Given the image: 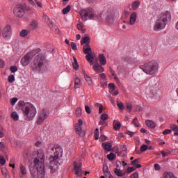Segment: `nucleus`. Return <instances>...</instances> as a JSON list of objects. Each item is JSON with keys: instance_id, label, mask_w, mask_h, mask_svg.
Here are the masks:
<instances>
[{"instance_id": "nucleus-61", "label": "nucleus", "mask_w": 178, "mask_h": 178, "mask_svg": "<svg viewBox=\"0 0 178 178\" xmlns=\"http://www.w3.org/2000/svg\"><path fill=\"white\" fill-rule=\"evenodd\" d=\"M155 170H159L161 169V165L159 164H154Z\"/></svg>"}, {"instance_id": "nucleus-51", "label": "nucleus", "mask_w": 178, "mask_h": 178, "mask_svg": "<svg viewBox=\"0 0 178 178\" xmlns=\"http://www.w3.org/2000/svg\"><path fill=\"white\" fill-rule=\"evenodd\" d=\"M85 111H86V113H88V115H90V113H91V108H90V106H85Z\"/></svg>"}, {"instance_id": "nucleus-39", "label": "nucleus", "mask_w": 178, "mask_h": 178, "mask_svg": "<svg viewBox=\"0 0 178 178\" xmlns=\"http://www.w3.org/2000/svg\"><path fill=\"white\" fill-rule=\"evenodd\" d=\"M127 109L129 113H131V111H133V105L130 103L127 104Z\"/></svg>"}, {"instance_id": "nucleus-54", "label": "nucleus", "mask_w": 178, "mask_h": 178, "mask_svg": "<svg viewBox=\"0 0 178 178\" xmlns=\"http://www.w3.org/2000/svg\"><path fill=\"white\" fill-rule=\"evenodd\" d=\"M5 67V61L2 60V58H0V69H2V67Z\"/></svg>"}, {"instance_id": "nucleus-20", "label": "nucleus", "mask_w": 178, "mask_h": 178, "mask_svg": "<svg viewBox=\"0 0 178 178\" xmlns=\"http://www.w3.org/2000/svg\"><path fill=\"white\" fill-rule=\"evenodd\" d=\"M136 20H137V13L135 12L132 13L130 16L129 24L133 26L136 23Z\"/></svg>"}, {"instance_id": "nucleus-48", "label": "nucleus", "mask_w": 178, "mask_h": 178, "mask_svg": "<svg viewBox=\"0 0 178 178\" xmlns=\"http://www.w3.org/2000/svg\"><path fill=\"white\" fill-rule=\"evenodd\" d=\"M2 175L5 176L6 177L8 176V170L6 168H2L1 169Z\"/></svg>"}, {"instance_id": "nucleus-31", "label": "nucleus", "mask_w": 178, "mask_h": 178, "mask_svg": "<svg viewBox=\"0 0 178 178\" xmlns=\"http://www.w3.org/2000/svg\"><path fill=\"white\" fill-rule=\"evenodd\" d=\"M83 74H84L85 79L86 80L89 86H91V84H92V80L91 79V77L88 76V74L86 73H84Z\"/></svg>"}, {"instance_id": "nucleus-36", "label": "nucleus", "mask_w": 178, "mask_h": 178, "mask_svg": "<svg viewBox=\"0 0 178 178\" xmlns=\"http://www.w3.org/2000/svg\"><path fill=\"white\" fill-rule=\"evenodd\" d=\"M121 126L122 124H120V122H117L115 124H114L113 129L115 130H120Z\"/></svg>"}, {"instance_id": "nucleus-64", "label": "nucleus", "mask_w": 178, "mask_h": 178, "mask_svg": "<svg viewBox=\"0 0 178 178\" xmlns=\"http://www.w3.org/2000/svg\"><path fill=\"white\" fill-rule=\"evenodd\" d=\"M121 149L123 152L127 151V147H126L125 145H123L121 146Z\"/></svg>"}, {"instance_id": "nucleus-57", "label": "nucleus", "mask_w": 178, "mask_h": 178, "mask_svg": "<svg viewBox=\"0 0 178 178\" xmlns=\"http://www.w3.org/2000/svg\"><path fill=\"white\" fill-rule=\"evenodd\" d=\"M130 178H138V172H136L133 173L131 176Z\"/></svg>"}, {"instance_id": "nucleus-21", "label": "nucleus", "mask_w": 178, "mask_h": 178, "mask_svg": "<svg viewBox=\"0 0 178 178\" xmlns=\"http://www.w3.org/2000/svg\"><path fill=\"white\" fill-rule=\"evenodd\" d=\"M99 60L102 66H105V65H106V58L105 57V55L99 54Z\"/></svg>"}, {"instance_id": "nucleus-50", "label": "nucleus", "mask_w": 178, "mask_h": 178, "mask_svg": "<svg viewBox=\"0 0 178 178\" xmlns=\"http://www.w3.org/2000/svg\"><path fill=\"white\" fill-rule=\"evenodd\" d=\"M101 119H102V120H104V122H105V120H106V119H108V114L103 113L101 116Z\"/></svg>"}, {"instance_id": "nucleus-45", "label": "nucleus", "mask_w": 178, "mask_h": 178, "mask_svg": "<svg viewBox=\"0 0 178 178\" xmlns=\"http://www.w3.org/2000/svg\"><path fill=\"white\" fill-rule=\"evenodd\" d=\"M170 129H172L173 131H178V126L176 124H170Z\"/></svg>"}, {"instance_id": "nucleus-59", "label": "nucleus", "mask_w": 178, "mask_h": 178, "mask_svg": "<svg viewBox=\"0 0 178 178\" xmlns=\"http://www.w3.org/2000/svg\"><path fill=\"white\" fill-rule=\"evenodd\" d=\"M43 19L45 20V22H47V23L51 21V19H49V17L47 15H44Z\"/></svg>"}, {"instance_id": "nucleus-19", "label": "nucleus", "mask_w": 178, "mask_h": 178, "mask_svg": "<svg viewBox=\"0 0 178 178\" xmlns=\"http://www.w3.org/2000/svg\"><path fill=\"white\" fill-rule=\"evenodd\" d=\"M145 124L146 126H147V127H149L150 129H155V127H156V123L150 120H146Z\"/></svg>"}, {"instance_id": "nucleus-12", "label": "nucleus", "mask_w": 178, "mask_h": 178, "mask_svg": "<svg viewBox=\"0 0 178 178\" xmlns=\"http://www.w3.org/2000/svg\"><path fill=\"white\" fill-rule=\"evenodd\" d=\"M33 58H34V52H30L28 54H26V56H24V58H22L21 60V63L22 65L24 66H27V65H29V63H30L31 59H33Z\"/></svg>"}, {"instance_id": "nucleus-42", "label": "nucleus", "mask_w": 178, "mask_h": 178, "mask_svg": "<svg viewBox=\"0 0 178 178\" xmlns=\"http://www.w3.org/2000/svg\"><path fill=\"white\" fill-rule=\"evenodd\" d=\"M117 106L119 108V109H120V111H123V109H124L123 103H122L120 102H117Z\"/></svg>"}, {"instance_id": "nucleus-62", "label": "nucleus", "mask_w": 178, "mask_h": 178, "mask_svg": "<svg viewBox=\"0 0 178 178\" xmlns=\"http://www.w3.org/2000/svg\"><path fill=\"white\" fill-rule=\"evenodd\" d=\"M77 29H78V30H83V24H81V23L78 24Z\"/></svg>"}, {"instance_id": "nucleus-7", "label": "nucleus", "mask_w": 178, "mask_h": 178, "mask_svg": "<svg viewBox=\"0 0 178 178\" xmlns=\"http://www.w3.org/2000/svg\"><path fill=\"white\" fill-rule=\"evenodd\" d=\"M80 15L83 22L87 21L88 17L90 19H95L97 18V13H95V11L92 8H88L86 10H81L80 11Z\"/></svg>"}, {"instance_id": "nucleus-5", "label": "nucleus", "mask_w": 178, "mask_h": 178, "mask_svg": "<svg viewBox=\"0 0 178 178\" xmlns=\"http://www.w3.org/2000/svg\"><path fill=\"white\" fill-rule=\"evenodd\" d=\"M45 67H47L45 56L40 54L35 55L31 63V69L35 72H41Z\"/></svg>"}, {"instance_id": "nucleus-4", "label": "nucleus", "mask_w": 178, "mask_h": 178, "mask_svg": "<svg viewBox=\"0 0 178 178\" xmlns=\"http://www.w3.org/2000/svg\"><path fill=\"white\" fill-rule=\"evenodd\" d=\"M21 111L26 120H33L35 118V115H37V108L31 103H23Z\"/></svg>"}, {"instance_id": "nucleus-35", "label": "nucleus", "mask_w": 178, "mask_h": 178, "mask_svg": "<svg viewBox=\"0 0 178 178\" xmlns=\"http://www.w3.org/2000/svg\"><path fill=\"white\" fill-rule=\"evenodd\" d=\"M11 118L13 119V120H19V115L16 112L12 113Z\"/></svg>"}, {"instance_id": "nucleus-25", "label": "nucleus", "mask_w": 178, "mask_h": 178, "mask_svg": "<svg viewBox=\"0 0 178 178\" xmlns=\"http://www.w3.org/2000/svg\"><path fill=\"white\" fill-rule=\"evenodd\" d=\"M110 72H111L112 76L114 77L115 81H116V83H118V84L120 83V80L119 79V78H118V76H116V74H115V71H113V70H112V68H110Z\"/></svg>"}, {"instance_id": "nucleus-1", "label": "nucleus", "mask_w": 178, "mask_h": 178, "mask_svg": "<svg viewBox=\"0 0 178 178\" xmlns=\"http://www.w3.org/2000/svg\"><path fill=\"white\" fill-rule=\"evenodd\" d=\"M45 154L42 150L38 151V156L29 165L30 173L33 178L45 177Z\"/></svg>"}, {"instance_id": "nucleus-47", "label": "nucleus", "mask_w": 178, "mask_h": 178, "mask_svg": "<svg viewBox=\"0 0 178 178\" xmlns=\"http://www.w3.org/2000/svg\"><path fill=\"white\" fill-rule=\"evenodd\" d=\"M11 73H16L17 72L18 69L16 67V66H11L10 68Z\"/></svg>"}, {"instance_id": "nucleus-10", "label": "nucleus", "mask_w": 178, "mask_h": 178, "mask_svg": "<svg viewBox=\"0 0 178 178\" xmlns=\"http://www.w3.org/2000/svg\"><path fill=\"white\" fill-rule=\"evenodd\" d=\"M72 172L74 173V175L79 176V177H80V176L83 175V173H84V171H83L81 170V162H79V163H77V161L74 162V170H73Z\"/></svg>"}, {"instance_id": "nucleus-28", "label": "nucleus", "mask_w": 178, "mask_h": 178, "mask_svg": "<svg viewBox=\"0 0 178 178\" xmlns=\"http://www.w3.org/2000/svg\"><path fill=\"white\" fill-rule=\"evenodd\" d=\"M103 147L106 151H111L112 148V144L111 143H103Z\"/></svg>"}, {"instance_id": "nucleus-17", "label": "nucleus", "mask_w": 178, "mask_h": 178, "mask_svg": "<svg viewBox=\"0 0 178 178\" xmlns=\"http://www.w3.org/2000/svg\"><path fill=\"white\" fill-rule=\"evenodd\" d=\"M93 70H95L96 73H102L104 69L99 65V63H96L93 65Z\"/></svg>"}, {"instance_id": "nucleus-56", "label": "nucleus", "mask_w": 178, "mask_h": 178, "mask_svg": "<svg viewBox=\"0 0 178 178\" xmlns=\"http://www.w3.org/2000/svg\"><path fill=\"white\" fill-rule=\"evenodd\" d=\"M172 133V129H165L163 131V134L165 136L166 134H170Z\"/></svg>"}, {"instance_id": "nucleus-27", "label": "nucleus", "mask_w": 178, "mask_h": 178, "mask_svg": "<svg viewBox=\"0 0 178 178\" xmlns=\"http://www.w3.org/2000/svg\"><path fill=\"white\" fill-rule=\"evenodd\" d=\"M74 61L72 62V66L74 70H79V63H77V58L76 57H73Z\"/></svg>"}, {"instance_id": "nucleus-49", "label": "nucleus", "mask_w": 178, "mask_h": 178, "mask_svg": "<svg viewBox=\"0 0 178 178\" xmlns=\"http://www.w3.org/2000/svg\"><path fill=\"white\" fill-rule=\"evenodd\" d=\"M71 45V48L72 49H73V51H76V49H77V44H76L74 42H71L70 44Z\"/></svg>"}, {"instance_id": "nucleus-52", "label": "nucleus", "mask_w": 178, "mask_h": 178, "mask_svg": "<svg viewBox=\"0 0 178 178\" xmlns=\"http://www.w3.org/2000/svg\"><path fill=\"white\" fill-rule=\"evenodd\" d=\"M14 80H15V75H10L8 76V81H9V83H13Z\"/></svg>"}, {"instance_id": "nucleus-34", "label": "nucleus", "mask_w": 178, "mask_h": 178, "mask_svg": "<svg viewBox=\"0 0 178 178\" xmlns=\"http://www.w3.org/2000/svg\"><path fill=\"white\" fill-rule=\"evenodd\" d=\"M107 158L109 161H113L116 158V154L113 153H110L107 155Z\"/></svg>"}, {"instance_id": "nucleus-13", "label": "nucleus", "mask_w": 178, "mask_h": 178, "mask_svg": "<svg viewBox=\"0 0 178 178\" xmlns=\"http://www.w3.org/2000/svg\"><path fill=\"white\" fill-rule=\"evenodd\" d=\"M105 22L108 24H113L115 22V11H108L106 14Z\"/></svg>"}, {"instance_id": "nucleus-29", "label": "nucleus", "mask_w": 178, "mask_h": 178, "mask_svg": "<svg viewBox=\"0 0 178 178\" xmlns=\"http://www.w3.org/2000/svg\"><path fill=\"white\" fill-rule=\"evenodd\" d=\"M81 45H85L88 44V45L90 44V38L88 36H86L83 38V40H81Z\"/></svg>"}, {"instance_id": "nucleus-43", "label": "nucleus", "mask_w": 178, "mask_h": 178, "mask_svg": "<svg viewBox=\"0 0 178 178\" xmlns=\"http://www.w3.org/2000/svg\"><path fill=\"white\" fill-rule=\"evenodd\" d=\"M81 108H76V115L77 116V118H80V116H81Z\"/></svg>"}, {"instance_id": "nucleus-46", "label": "nucleus", "mask_w": 178, "mask_h": 178, "mask_svg": "<svg viewBox=\"0 0 178 178\" xmlns=\"http://www.w3.org/2000/svg\"><path fill=\"white\" fill-rule=\"evenodd\" d=\"M135 111L136 112H142L143 107H141V106H139V105L135 106Z\"/></svg>"}, {"instance_id": "nucleus-26", "label": "nucleus", "mask_w": 178, "mask_h": 178, "mask_svg": "<svg viewBox=\"0 0 178 178\" xmlns=\"http://www.w3.org/2000/svg\"><path fill=\"white\" fill-rule=\"evenodd\" d=\"M114 173L116 175V176H118V177H123V176L126 175V173H123L122 171H120L117 168L115 169Z\"/></svg>"}, {"instance_id": "nucleus-32", "label": "nucleus", "mask_w": 178, "mask_h": 178, "mask_svg": "<svg viewBox=\"0 0 178 178\" xmlns=\"http://www.w3.org/2000/svg\"><path fill=\"white\" fill-rule=\"evenodd\" d=\"M108 87L110 88L111 94H113V91L115 90V88H116V86H115V83H109Z\"/></svg>"}, {"instance_id": "nucleus-41", "label": "nucleus", "mask_w": 178, "mask_h": 178, "mask_svg": "<svg viewBox=\"0 0 178 178\" xmlns=\"http://www.w3.org/2000/svg\"><path fill=\"white\" fill-rule=\"evenodd\" d=\"M95 140H98V138H99V129H98V128L95 131Z\"/></svg>"}, {"instance_id": "nucleus-15", "label": "nucleus", "mask_w": 178, "mask_h": 178, "mask_svg": "<svg viewBox=\"0 0 178 178\" xmlns=\"http://www.w3.org/2000/svg\"><path fill=\"white\" fill-rule=\"evenodd\" d=\"M27 175V168L23 164L19 165V176L20 178L24 177Z\"/></svg>"}, {"instance_id": "nucleus-16", "label": "nucleus", "mask_w": 178, "mask_h": 178, "mask_svg": "<svg viewBox=\"0 0 178 178\" xmlns=\"http://www.w3.org/2000/svg\"><path fill=\"white\" fill-rule=\"evenodd\" d=\"M83 52L85 55H91L92 54V50H91V47L90 44H84L83 47Z\"/></svg>"}, {"instance_id": "nucleus-63", "label": "nucleus", "mask_w": 178, "mask_h": 178, "mask_svg": "<svg viewBox=\"0 0 178 178\" xmlns=\"http://www.w3.org/2000/svg\"><path fill=\"white\" fill-rule=\"evenodd\" d=\"M127 134H128V136H130V137H133V136H134V132H131L130 131H127Z\"/></svg>"}, {"instance_id": "nucleus-8", "label": "nucleus", "mask_w": 178, "mask_h": 178, "mask_svg": "<svg viewBox=\"0 0 178 178\" xmlns=\"http://www.w3.org/2000/svg\"><path fill=\"white\" fill-rule=\"evenodd\" d=\"M26 10H27V6L26 4H18L14 8V15L16 17H23L24 16V13H26Z\"/></svg>"}, {"instance_id": "nucleus-44", "label": "nucleus", "mask_w": 178, "mask_h": 178, "mask_svg": "<svg viewBox=\"0 0 178 178\" xmlns=\"http://www.w3.org/2000/svg\"><path fill=\"white\" fill-rule=\"evenodd\" d=\"M147 149H148V146H147V145H143L140 147L141 152H145V151H147Z\"/></svg>"}, {"instance_id": "nucleus-18", "label": "nucleus", "mask_w": 178, "mask_h": 178, "mask_svg": "<svg viewBox=\"0 0 178 178\" xmlns=\"http://www.w3.org/2000/svg\"><path fill=\"white\" fill-rule=\"evenodd\" d=\"M116 165H117L116 169H118L120 172H123V170H124V166H126L127 163H125L124 161H123L122 163L120 161H117Z\"/></svg>"}, {"instance_id": "nucleus-22", "label": "nucleus", "mask_w": 178, "mask_h": 178, "mask_svg": "<svg viewBox=\"0 0 178 178\" xmlns=\"http://www.w3.org/2000/svg\"><path fill=\"white\" fill-rule=\"evenodd\" d=\"M86 59L90 65H94V56L92 54L86 55Z\"/></svg>"}, {"instance_id": "nucleus-2", "label": "nucleus", "mask_w": 178, "mask_h": 178, "mask_svg": "<svg viewBox=\"0 0 178 178\" xmlns=\"http://www.w3.org/2000/svg\"><path fill=\"white\" fill-rule=\"evenodd\" d=\"M47 152L51 154L47 163H49L51 173H54L55 171L58 170L59 158L62 156V147L58 145H50L47 149Z\"/></svg>"}, {"instance_id": "nucleus-14", "label": "nucleus", "mask_w": 178, "mask_h": 178, "mask_svg": "<svg viewBox=\"0 0 178 178\" xmlns=\"http://www.w3.org/2000/svg\"><path fill=\"white\" fill-rule=\"evenodd\" d=\"M11 35H12V29L10 28V26L7 25L3 29V37L6 40H9Z\"/></svg>"}, {"instance_id": "nucleus-9", "label": "nucleus", "mask_w": 178, "mask_h": 178, "mask_svg": "<svg viewBox=\"0 0 178 178\" xmlns=\"http://www.w3.org/2000/svg\"><path fill=\"white\" fill-rule=\"evenodd\" d=\"M48 116H49V113H48V111H47V109L42 110L38 113V118L36 121L37 124H39V125L42 124V123H44V121L48 118Z\"/></svg>"}, {"instance_id": "nucleus-30", "label": "nucleus", "mask_w": 178, "mask_h": 178, "mask_svg": "<svg viewBox=\"0 0 178 178\" xmlns=\"http://www.w3.org/2000/svg\"><path fill=\"white\" fill-rule=\"evenodd\" d=\"M81 84V82L80 81V78L76 77L75 79V83H74V88H80V86Z\"/></svg>"}, {"instance_id": "nucleus-38", "label": "nucleus", "mask_w": 178, "mask_h": 178, "mask_svg": "<svg viewBox=\"0 0 178 178\" xmlns=\"http://www.w3.org/2000/svg\"><path fill=\"white\" fill-rule=\"evenodd\" d=\"M28 34H29V31L26 29H23L20 32L21 37H26V35H27Z\"/></svg>"}, {"instance_id": "nucleus-53", "label": "nucleus", "mask_w": 178, "mask_h": 178, "mask_svg": "<svg viewBox=\"0 0 178 178\" xmlns=\"http://www.w3.org/2000/svg\"><path fill=\"white\" fill-rule=\"evenodd\" d=\"M16 102H17V98L14 97V98L10 99L11 105H15L16 104Z\"/></svg>"}, {"instance_id": "nucleus-33", "label": "nucleus", "mask_w": 178, "mask_h": 178, "mask_svg": "<svg viewBox=\"0 0 178 178\" xmlns=\"http://www.w3.org/2000/svg\"><path fill=\"white\" fill-rule=\"evenodd\" d=\"M72 9V7L70 6H67L66 8H65L63 10V14L64 15H67V13H69V12H70V10Z\"/></svg>"}, {"instance_id": "nucleus-60", "label": "nucleus", "mask_w": 178, "mask_h": 178, "mask_svg": "<svg viewBox=\"0 0 178 178\" xmlns=\"http://www.w3.org/2000/svg\"><path fill=\"white\" fill-rule=\"evenodd\" d=\"M137 163H138V159H135L131 161V165H133L134 166H136Z\"/></svg>"}, {"instance_id": "nucleus-23", "label": "nucleus", "mask_w": 178, "mask_h": 178, "mask_svg": "<svg viewBox=\"0 0 178 178\" xmlns=\"http://www.w3.org/2000/svg\"><path fill=\"white\" fill-rule=\"evenodd\" d=\"M140 1H135L131 6L133 10H137L138 8H140Z\"/></svg>"}, {"instance_id": "nucleus-37", "label": "nucleus", "mask_w": 178, "mask_h": 178, "mask_svg": "<svg viewBox=\"0 0 178 178\" xmlns=\"http://www.w3.org/2000/svg\"><path fill=\"white\" fill-rule=\"evenodd\" d=\"M37 26H38V24L35 21H33L30 25L33 30H35L37 29Z\"/></svg>"}, {"instance_id": "nucleus-58", "label": "nucleus", "mask_w": 178, "mask_h": 178, "mask_svg": "<svg viewBox=\"0 0 178 178\" xmlns=\"http://www.w3.org/2000/svg\"><path fill=\"white\" fill-rule=\"evenodd\" d=\"M135 170H136V169L134 168V167H129L127 169L128 173H131L132 172H134Z\"/></svg>"}, {"instance_id": "nucleus-24", "label": "nucleus", "mask_w": 178, "mask_h": 178, "mask_svg": "<svg viewBox=\"0 0 178 178\" xmlns=\"http://www.w3.org/2000/svg\"><path fill=\"white\" fill-rule=\"evenodd\" d=\"M100 78H101V84L102 87H104V84H105V81H106V75L105 73H102L99 74Z\"/></svg>"}, {"instance_id": "nucleus-11", "label": "nucleus", "mask_w": 178, "mask_h": 178, "mask_svg": "<svg viewBox=\"0 0 178 178\" xmlns=\"http://www.w3.org/2000/svg\"><path fill=\"white\" fill-rule=\"evenodd\" d=\"M83 126V120H79L78 123L75 124V131L76 134H78L80 137H84L86 134V131L83 130L81 128Z\"/></svg>"}, {"instance_id": "nucleus-55", "label": "nucleus", "mask_w": 178, "mask_h": 178, "mask_svg": "<svg viewBox=\"0 0 178 178\" xmlns=\"http://www.w3.org/2000/svg\"><path fill=\"white\" fill-rule=\"evenodd\" d=\"M6 161H5V158H3V156H0V163L1 165H5V163Z\"/></svg>"}, {"instance_id": "nucleus-3", "label": "nucleus", "mask_w": 178, "mask_h": 178, "mask_svg": "<svg viewBox=\"0 0 178 178\" xmlns=\"http://www.w3.org/2000/svg\"><path fill=\"white\" fill-rule=\"evenodd\" d=\"M172 20V14L170 11L163 12L159 16L156 21L155 25L154 26V30L155 31H159V30H163L166 27V24Z\"/></svg>"}, {"instance_id": "nucleus-6", "label": "nucleus", "mask_w": 178, "mask_h": 178, "mask_svg": "<svg viewBox=\"0 0 178 178\" xmlns=\"http://www.w3.org/2000/svg\"><path fill=\"white\" fill-rule=\"evenodd\" d=\"M140 68L143 70L146 74L154 76V74H156V73H158V63L152 61L145 64L144 65H140Z\"/></svg>"}, {"instance_id": "nucleus-40", "label": "nucleus", "mask_w": 178, "mask_h": 178, "mask_svg": "<svg viewBox=\"0 0 178 178\" xmlns=\"http://www.w3.org/2000/svg\"><path fill=\"white\" fill-rule=\"evenodd\" d=\"M133 124H134V126H136V127H140V124L138 123V120L137 118H135L134 119V120L132 121Z\"/></svg>"}]
</instances>
